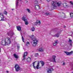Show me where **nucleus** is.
I'll return each mask as SVG.
<instances>
[{"instance_id":"obj_17","label":"nucleus","mask_w":73,"mask_h":73,"mask_svg":"<svg viewBox=\"0 0 73 73\" xmlns=\"http://www.w3.org/2000/svg\"><path fill=\"white\" fill-rule=\"evenodd\" d=\"M17 28L18 31H20L21 29V27H20L19 26H17Z\"/></svg>"},{"instance_id":"obj_3","label":"nucleus","mask_w":73,"mask_h":73,"mask_svg":"<svg viewBox=\"0 0 73 73\" xmlns=\"http://www.w3.org/2000/svg\"><path fill=\"white\" fill-rule=\"evenodd\" d=\"M11 42V39L10 38H6L5 40H3L2 41V44H1L3 46H5V45L10 44Z\"/></svg>"},{"instance_id":"obj_2","label":"nucleus","mask_w":73,"mask_h":73,"mask_svg":"<svg viewBox=\"0 0 73 73\" xmlns=\"http://www.w3.org/2000/svg\"><path fill=\"white\" fill-rule=\"evenodd\" d=\"M61 4H62V3L61 2H56L52 1L51 2V8L52 9H55L56 8V5L59 7L61 5Z\"/></svg>"},{"instance_id":"obj_13","label":"nucleus","mask_w":73,"mask_h":73,"mask_svg":"<svg viewBox=\"0 0 73 73\" xmlns=\"http://www.w3.org/2000/svg\"><path fill=\"white\" fill-rule=\"evenodd\" d=\"M20 1H22V0H20ZM19 5V0H16V7H17Z\"/></svg>"},{"instance_id":"obj_40","label":"nucleus","mask_w":73,"mask_h":73,"mask_svg":"<svg viewBox=\"0 0 73 73\" xmlns=\"http://www.w3.org/2000/svg\"><path fill=\"white\" fill-rule=\"evenodd\" d=\"M72 44L71 43H70V45H71V46H72Z\"/></svg>"},{"instance_id":"obj_29","label":"nucleus","mask_w":73,"mask_h":73,"mask_svg":"<svg viewBox=\"0 0 73 73\" xmlns=\"http://www.w3.org/2000/svg\"><path fill=\"white\" fill-rule=\"evenodd\" d=\"M3 14L7 15V12L5 11H4L3 12Z\"/></svg>"},{"instance_id":"obj_1","label":"nucleus","mask_w":73,"mask_h":73,"mask_svg":"<svg viewBox=\"0 0 73 73\" xmlns=\"http://www.w3.org/2000/svg\"><path fill=\"white\" fill-rule=\"evenodd\" d=\"M31 38L32 40L33 41V42H31V44L34 46H36L37 45V42H38V40H37L36 39V38L35 36H34V35H32L30 37Z\"/></svg>"},{"instance_id":"obj_42","label":"nucleus","mask_w":73,"mask_h":73,"mask_svg":"<svg viewBox=\"0 0 73 73\" xmlns=\"http://www.w3.org/2000/svg\"><path fill=\"white\" fill-rule=\"evenodd\" d=\"M70 36H72V37H73V35H70Z\"/></svg>"},{"instance_id":"obj_49","label":"nucleus","mask_w":73,"mask_h":73,"mask_svg":"<svg viewBox=\"0 0 73 73\" xmlns=\"http://www.w3.org/2000/svg\"><path fill=\"white\" fill-rule=\"evenodd\" d=\"M72 73H73V72H72Z\"/></svg>"},{"instance_id":"obj_51","label":"nucleus","mask_w":73,"mask_h":73,"mask_svg":"<svg viewBox=\"0 0 73 73\" xmlns=\"http://www.w3.org/2000/svg\"><path fill=\"white\" fill-rule=\"evenodd\" d=\"M39 68H40V67H39Z\"/></svg>"},{"instance_id":"obj_47","label":"nucleus","mask_w":73,"mask_h":73,"mask_svg":"<svg viewBox=\"0 0 73 73\" xmlns=\"http://www.w3.org/2000/svg\"><path fill=\"white\" fill-rule=\"evenodd\" d=\"M32 56H33V55H31V57H32Z\"/></svg>"},{"instance_id":"obj_21","label":"nucleus","mask_w":73,"mask_h":73,"mask_svg":"<svg viewBox=\"0 0 73 73\" xmlns=\"http://www.w3.org/2000/svg\"><path fill=\"white\" fill-rule=\"evenodd\" d=\"M22 20L24 21H25L26 20H27V19H26V17H25L24 16H23L22 18Z\"/></svg>"},{"instance_id":"obj_8","label":"nucleus","mask_w":73,"mask_h":73,"mask_svg":"<svg viewBox=\"0 0 73 73\" xmlns=\"http://www.w3.org/2000/svg\"><path fill=\"white\" fill-rule=\"evenodd\" d=\"M28 55V52H25L24 53V55L23 56V58L22 60H24L25 59V56H27Z\"/></svg>"},{"instance_id":"obj_19","label":"nucleus","mask_w":73,"mask_h":73,"mask_svg":"<svg viewBox=\"0 0 73 73\" xmlns=\"http://www.w3.org/2000/svg\"><path fill=\"white\" fill-rule=\"evenodd\" d=\"M52 36L53 37H58L59 36H60V34H55V35H52Z\"/></svg>"},{"instance_id":"obj_46","label":"nucleus","mask_w":73,"mask_h":73,"mask_svg":"<svg viewBox=\"0 0 73 73\" xmlns=\"http://www.w3.org/2000/svg\"><path fill=\"white\" fill-rule=\"evenodd\" d=\"M72 7L73 8V4L72 5Z\"/></svg>"},{"instance_id":"obj_28","label":"nucleus","mask_w":73,"mask_h":73,"mask_svg":"<svg viewBox=\"0 0 73 73\" xmlns=\"http://www.w3.org/2000/svg\"><path fill=\"white\" fill-rule=\"evenodd\" d=\"M61 14L62 15L61 16H65V14L64 13H62Z\"/></svg>"},{"instance_id":"obj_37","label":"nucleus","mask_w":73,"mask_h":73,"mask_svg":"<svg viewBox=\"0 0 73 73\" xmlns=\"http://www.w3.org/2000/svg\"><path fill=\"white\" fill-rule=\"evenodd\" d=\"M65 65V63H63V64H62V65L64 66Z\"/></svg>"},{"instance_id":"obj_6","label":"nucleus","mask_w":73,"mask_h":73,"mask_svg":"<svg viewBox=\"0 0 73 73\" xmlns=\"http://www.w3.org/2000/svg\"><path fill=\"white\" fill-rule=\"evenodd\" d=\"M64 52L65 53H66L67 56H70L73 54V51H72L70 52L64 51Z\"/></svg>"},{"instance_id":"obj_44","label":"nucleus","mask_w":73,"mask_h":73,"mask_svg":"<svg viewBox=\"0 0 73 73\" xmlns=\"http://www.w3.org/2000/svg\"><path fill=\"white\" fill-rule=\"evenodd\" d=\"M7 73H9V71H7Z\"/></svg>"},{"instance_id":"obj_7","label":"nucleus","mask_w":73,"mask_h":73,"mask_svg":"<svg viewBox=\"0 0 73 73\" xmlns=\"http://www.w3.org/2000/svg\"><path fill=\"white\" fill-rule=\"evenodd\" d=\"M7 35L8 36H10V37L11 38L13 35H15L14 33L13 32H10L7 33Z\"/></svg>"},{"instance_id":"obj_35","label":"nucleus","mask_w":73,"mask_h":73,"mask_svg":"<svg viewBox=\"0 0 73 73\" xmlns=\"http://www.w3.org/2000/svg\"><path fill=\"white\" fill-rule=\"evenodd\" d=\"M34 1L35 4H37V3H38V1L37 0H35Z\"/></svg>"},{"instance_id":"obj_11","label":"nucleus","mask_w":73,"mask_h":73,"mask_svg":"<svg viewBox=\"0 0 73 73\" xmlns=\"http://www.w3.org/2000/svg\"><path fill=\"white\" fill-rule=\"evenodd\" d=\"M53 70V69L52 68H51L48 69V70H47V73H51L52 72V70Z\"/></svg>"},{"instance_id":"obj_16","label":"nucleus","mask_w":73,"mask_h":73,"mask_svg":"<svg viewBox=\"0 0 73 73\" xmlns=\"http://www.w3.org/2000/svg\"><path fill=\"white\" fill-rule=\"evenodd\" d=\"M39 62H40L41 65H42V66H44V64H45V63L44 62V61H39Z\"/></svg>"},{"instance_id":"obj_18","label":"nucleus","mask_w":73,"mask_h":73,"mask_svg":"<svg viewBox=\"0 0 73 73\" xmlns=\"http://www.w3.org/2000/svg\"><path fill=\"white\" fill-rule=\"evenodd\" d=\"M13 56L15 58H16L17 59V58H19V56H18L17 55H16V54H13Z\"/></svg>"},{"instance_id":"obj_26","label":"nucleus","mask_w":73,"mask_h":73,"mask_svg":"<svg viewBox=\"0 0 73 73\" xmlns=\"http://www.w3.org/2000/svg\"><path fill=\"white\" fill-rule=\"evenodd\" d=\"M21 36H22V41H23V42H25V41H24V37H23V36H22V35L21 34Z\"/></svg>"},{"instance_id":"obj_50","label":"nucleus","mask_w":73,"mask_h":73,"mask_svg":"<svg viewBox=\"0 0 73 73\" xmlns=\"http://www.w3.org/2000/svg\"><path fill=\"white\" fill-rule=\"evenodd\" d=\"M67 73H69V72H67Z\"/></svg>"},{"instance_id":"obj_23","label":"nucleus","mask_w":73,"mask_h":73,"mask_svg":"<svg viewBox=\"0 0 73 73\" xmlns=\"http://www.w3.org/2000/svg\"><path fill=\"white\" fill-rule=\"evenodd\" d=\"M35 30V28L34 27H32L31 28V30L32 32H34Z\"/></svg>"},{"instance_id":"obj_48","label":"nucleus","mask_w":73,"mask_h":73,"mask_svg":"<svg viewBox=\"0 0 73 73\" xmlns=\"http://www.w3.org/2000/svg\"><path fill=\"white\" fill-rule=\"evenodd\" d=\"M26 3H28V1H27Z\"/></svg>"},{"instance_id":"obj_9","label":"nucleus","mask_w":73,"mask_h":73,"mask_svg":"<svg viewBox=\"0 0 73 73\" xmlns=\"http://www.w3.org/2000/svg\"><path fill=\"white\" fill-rule=\"evenodd\" d=\"M52 57L53 58V60L52 61V62H56V60H55V58H56V56L54 55H53Z\"/></svg>"},{"instance_id":"obj_14","label":"nucleus","mask_w":73,"mask_h":73,"mask_svg":"<svg viewBox=\"0 0 73 73\" xmlns=\"http://www.w3.org/2000/svg\"><path fill=\"white\" fill-rule=\"evenodd\" d=\"M62 5H63L64 7V8H66V7H67L68 6V4H67L66 3H63Z\"/></svg>"},{"instance_id":"obj_12","label":"nucleus","mask_w":73,"mask_h":73,"mask_svg":"<svg viewBox=\"0 0 73 73\" xmlns=\"http://www.w3.org/2000/svg\"><path fill=\"white\" fill-rule=\"evenodd\" d=\"M58 44V40H56V41H55L53 43V45L54 46H56L57 45V44Z\"/></svg>"},{"instance_id":"obj_15","label":"nucleus","mask_w":73,"mask_h":73,"mask_svg":"<svg viewBox=\"0 0 73 73\" xmlns=\"http://www.w3.org/2000/svg\"><path fill=\"white\" fill-rule=\"evenodd\" d=\"M1 17H0V19H0V21H4V16L2 14V15H1Z\"/></svg>"},{"instance_id":"obj_10","label":"nucleus","mask_w":73,"mask_h":73,"mask_svg":"<svg viewBox=\"0 0 73 73\" xmlns=\"http://www.w3.org/2000/svg\"><path fill=\"white\" fill-rule=\"evenodd\" d=\"M35 24L36 25H40L41 24V22L40 21L37 20L36 22L35 23Z\"/></svg>"},{"instance_id":"obj_25","label":"nucleus","mask_w":73,"mask_h":73,"mask_svg":"<svg viewBox=\"0 0 73 73\" xmlns=\"http://www.w3.org/2000/svg\"><path fill=\"white\" fill-rule=\"evenodd\" d=\"M25 25H28V21H27V20L25 21Z\"/></svg>"},{"instance_id":"obj_4","label":"nucleus","mask_w":73,"mask_h":73,"mask_svg":"<svg viewBox=\"0 0 73 73\" xmlns=\"http://www.w3.org/2000/svg\"><path fill=\"white\" fill-rule=\"evenodd\" d=\"M33 68L35 69H39V66H40V62L39 61H36L34 62L33 63Z\"/></svg>"},{"instance_id":"obj_39","label":"nucleus","mask_w":73,"mask_h":73,"mask_svg":"<svg viewBox=\"0 0 73 73\" xmlns=\"http://www.w3.org/2000/svg\"><path fill=\"white\" fill-rule=\"evenodd\" d=\"M46 1H48V2H49V1H50V0H46Z\"/></svg>"},{"instance_id":"obj_34","label":"nucleus","mask_w":73,"mask_h":73,"mask_svg":"<svg viewBox=\"0 0 73 73\" xmlns=\"http://www.w3.org/2000/svg\"><path fill=\"white\" fill-rule=\"evenodd\" d=\"M68 42H70V43H72V40H68Z\"/></svg>"},{"instance_id":"obj_41","label":"nucleus","mask_w":73,"mask_h":73,"mask_svg":"<svg viewBox=\"0 0 73 73\" xmlns=\"http://www.w3.org/2000/svg\"><path fill=\"white\" fill-rule=\"evenodd\" d=\"M11 10H12V11H13V10H14V9H11Z\"/></svg>"},{"instance_id":"obj_43","label":"nucleus","mask_w":73,"mask_h":73,"mask_svg":"<svg viewBox=\"0 0 73 73\" xmlns=\"http://www.w3.org/2000/svg\"><path fill=\"white\" fill-rule=\"evenodd\" d=\"M64 28H66V26H64Z\"/></svg>"},{"instance_id":"obj_22","label":"nucleus","mask_w":73,"mask_h":73,"mask_svg":"<svg viewBox=\"0 0 73 73\" xmlns=\"http://www.w3.org/2000/svg\"><path fill=\"white\" fill-rule=\"evenodd\" d=\"M45 16H48L49 15H51V14H50V12H46L45 13Z\"/></svg>"},{"instance_id":"obj_5","label":"nucleus","mask_w":73,"mask_h":73,"mask_svg":"<svg viewBox=\"0 0 73 73\" xmlns=\"http://www.w3.org/2000/svg\"><path fill=\"white\" fill-rule=\"evenodd\" d=\"M14 68L15 69V70L16 72H18L20 70V66L18 65L17 64H16L15 65V66Z\"/></svg>"},{"instance_id":"obj_31","label":"nucleus","mask_w":73,"mask_h":73,"mask_svg":"<svg viewBox=\"0 0 73 73\" xmlns=\"http://www.w3.org/2000/svg\"><path fill=\"white\" fill-rule=\"evenodd\" d=\"M36 6L38 7V8H39V9H40V6L38 5H37L35 6V8L36 9V8H36Z\"/></svg>"},{"instance_id":"obj_38","label":"nucleus","mask_w":73,"mask_h":73,"mask_svg":"<svg viewBox=\"0 0 73 73\" xmlns=\"http://www.w3.org/2000/svg\"><path fill=\"white\" fill-rule=\"evenodd\" d=\"M17 47L18 49H20V46H18Z\"/></svg>"},{"instance_id":"obj_24","label":"nucleus","mask_w":73,"mask_h":73,"mask_svg":"<svg viewBox=\"0 0 73 73\" xmlns=\"http://www.w3.org/2000/svg\"><path fill=\"white\" fill-rule=\"evenodd\" d=\"M38 51H39V52H42L43 51V50L42 49V48H40L38 50Z\"/></svg>"},{"instance_id":"obj_36","label":"nucleus","mask_w":73,"mask_h":73,"mask_svg":"<svg viewBox=\"0 0 73 73\" xmlns=\"http://www.w3.org/2000/svg\"><path fill=\"white\" fill-rule=\"evenodd\" d=\"M70 3L71 4V5H73V2L72 1H70Z\"/></svg>"},{"instance_id":"obj_33","label":"nucleus","mask_w":73,"mask_h":73,"mask_svg":"<svg viewBox=\"0 0 73 73\" xmlns=\"http://www.w3.org/2000/svg\"><path fill=\"white\" fill-rule=\"evenodd\" d=\"M27 11H28V12L29 13H31L30 12V10L29 9H27Z\"/></svg>"},{"instance_id":"obj_45","label":"nucleus","mask_w":73,"mask_h":73,"mask_svg":"<svg viewBox=\"0 0 73 73\" xmlns=\"http://www.w3.org/2000/svg\"><path fill=\"white\" fill-rule=\"evenodd\" d=\"M0 52H1V49L0 48Z\"/></svg>"},{"instance_id":"obj_27","label":"nucleus","mask_w":73,"mask_h":73,"mask_svg":"<svg viewBox=\"0 0 73 73\" xmlns=\"http://www.w3.org/2000/svg\"><path fill=\"white\" fill-rule=\"evenodd\" d=\"M70 15L71 17H73V13H70Z\"/></svg>"},{"instance_id":"obj_20","label":"nucleus","mask_w":73,"mask_h":73,"mask_svg":"<svg viewBox=\"0 0 73 73\" xmlns=\"http://www.w3.org/2000/svg\"><path fill=\"white\" fill-rule=\"evenodd\" d=\"M27 61L28 62H31V58L30 57H29L27 59Z\"/></svg>"},{"instance_id":"obj_30","label":"nucleus","mask_w":73,"mask_h":73,"mask_svg":"<svg viewBox=\"0 0 73 73\" xmlns=\"http://www.w3.org/2000/svg\"><path fill=\"white\" fill-rule=\"evenodd\" d=\"M38 55V53L35 54V57H37Z\"/></svg>"},{"instance_id":"obj_32","label":"nucleus","mask_w":73,"mask_h":73,"mask_svg":"<svg viewBox=\"0 0 73 73\" xmlns=\"http://www.w3.org/2000/svg\"><path fill=\"white\" fill-rule=\"evenodd\" d=\"M28 45H30V43H29V42H27L26 43V46H28Z\"/></svg>"}]
</instances>
